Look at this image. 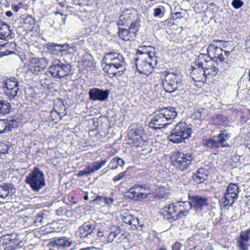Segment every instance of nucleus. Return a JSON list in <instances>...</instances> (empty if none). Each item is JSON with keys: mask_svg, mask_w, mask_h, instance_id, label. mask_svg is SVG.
Returning <instances> with one entry per match:
<instances>
[{"mask_svg": "<svg viewBox=\"0 0 250 250\" xmlns=\"http://www.w3.org/2000/svg\"><path fill=\"white\" fill-rule=\"evenodd\" d=\"M104 71L110 77L122 75L125 70V62L123 56L116 52L106 53L102 60Z\"/></svg>", "mask_w": 250, "mask_h": 250, "instance_id": "nucleus-1", "label": "nucleus"}, {"mask_svg": "<svg viewBox=\"0 0 250 250\" xmlns=\"http://www.w3.org/2000/svg\"><path fill=\"white\" fill-rule=\"evenodd\" d=\"M231 134L226 131H221L220 133L210 138H204L202 140V144L208 148L217 149L221 147H229Z\"/></svg>", "mask_w": 250, "mask_h": 250, "instance_id": "nucleus-2", "label": "nucleus"}, {"mask_svg": "<svg viewBox=\"0 0 250 250\" xmlns=\"http://www.w3.org/2000/svg\"><path fill=\"white\" fill-rule=\"evenodd\" d=\"M185 81L180 73H168L163 82L164 89L169 93L182 90Z\"/></svg>", "mask_w": 250, "mask_h": 250, "instance_id": "nucleus-3", "label": "nucleus"}, {"mask_svg": "<svg viewBox=\"0 0 250 250\" xmlns=\"http://www.w3.org/2000/svg\"><path fill=\"white\" fill-rule=\"evenodd\" d=\"M25 182L34 191H38L45 186L44 174L39 168L35 167L26 177Z\"/></svg>", "mask_w": 250, "mask_h": 250, "instance_id": "nucleus-4", "label": "nucleus"}, {"mask_svg": "<svg viewBox=\"0 0 250 250\" xmlns=\"http://www.w3.org/2000/svg\"><path fill=\"white\" fill-rule=\"evenodd\" d=\"M192 129L185 123H178L168 136V140L174 143H179L191 136Z\"/></svg>", "mask_w": 250, "mask_h": 250, "instance_id": "nucleus-5", "label": "nucleus"}, {"mask_svg": "<svg viewBox=\"0 0 250 250\" xmlns=\"http://www.w3.org/2000/svg\"><path fill=\"white\" fill-rule=\"evenodd\" d=\"M0 90H2L8 98L14 99L19 92V82L15 78L6 79L0 77Z\"/></svg>", "mask_w": 250, "mask_h": 250, "instance_id": "nucleus-6", "label": "nucleus"}, {"mask_svg": "<svg viewBox=\"0 0 250 250\" xmlns=\"http://www.w3.org/2000/svg\"><path fill=\"white\" fill-rule=\"evenodd\" d=\"M77 234L83 242L89 244H93L96 240L95 225L85 223L79 227Z\"/></svg>", "mask_w": 250, "mask_h": 250, "instance_id": "nucleus-7", "label": "nucleus"}, {"mask_svg": "<svg viewBox=\"0 0 250 250\" xmlns=\"http://www.w3.org/2000/svg\"><path fill=\"white\" fill-rule=\"evenodd\" d=\"M71 70V65L66 62H63L59 60H54L49 67V72L52 76L56 78H63L67 76Z\"/></svg>", "mask_w": 250, "mask_h": 250, "instance_id": "nucleus-8", "label": "nucleus"}, {"mask_svg": "<svg viewBox=\"0 0 250 250\" xmlns=\"http://www.w3.org/2000/svg\"><path fill=\"white\" fill-rule=\"evenodd\" d=\"M240 189L238 185L230 183L227 187L226 192L222 198V202L225 206L229 205L232 206L238 198Z\"/></svg>", "mask_w": 250, "mask_h": 250, "instance_id": "nucleus-9", "label": "nucleus"}, {"mask_svg": "<svg viewBox=\"0 0 250 250\" xmlns=\"http://www.w3.org/2000/svg\"><path fill=\"white\" fill-rule=\"evenodd\" d=\"M109 233L107 237V243H111L115 239L121 240L126 238L128 233L123 228L117 225H111L109 228Z\"/></svg>", "mask_w": 250, "mask_h": 250, "instance_id": "nucleus-10", "label": "nucleus"}, {"mask_svg": "<svg viewBox=\"0 0 250 250\" xmlns=\"http://www.w3.org/2000/svg\"><path fill=\"white\" fill-rule=\"evenodd\" d=\"M139 17L138 14L134 8L124 10L119 17L118 25L128 26L131 22Z\"/></svg>", "mask_w": 250, "mask_h": 250, "instance_id": "nucleus-11", "label": "nucleus"}, {"mask_svg": "<svg viewBox=\"0 0 250 250\" xmlns=\"http://www.w3.org/2000/svg\"><path fill=\"white\" fill-rule=\"evenodd\" d=\"M48 62L44 57H34L30 60L28 69L35 75L44 69L47 65Z\"/></svg>", "mask_w": 250, "mask_h": 250, "instance_id": "nucleus-12", "label": "nucleus"}, {"mask_svg": "<svg viewBox=\"0 0 250 250\" xmlns=\"http://www.w3.org/2000/svg\"><path fill=\"white\" fill-rule=\"evenodd\" d=\"M170 122L167 123V119L165 118L164 115L159 110L154 112L149 123V126L154 129H160L170 124Z\"/></svg>", "mask_w": 250, "mask_h": 250, "instance_id": "nucleus-13", "label": "nucleus"}, {"mask_svg": "<svg viewBox=\"0 0 250 250\" xmlns=\"http://www.w3.org/2000/svg\"><path fill=\"white\" fill-rule=\"evenodd\" d=\"M109 93V90L98 88H91L88 92L89 99L93 101H104L108 99Z\"/></svg>", "mask_w": 250, "mask_h": 250, "instance_id": "nucleus-14", "label": "nucleus"}, {"mask_svg": "<svg viewBox=\"0 0 250 250\" xmlns=\"http://www.w3.org/2000/svg\"><path fill=\"white\" fill-rule=\"evenodd\" d=\"M192 157L190 154H181L173 162V165L177 168L183 171L191 164Z\"/></svg>", "mask_w": 250, "mask_h": 250, "instance_id": "nucleus-15", "label": "nucleus"}, {"mask_svg": "<svg viewBox=\"0 0 250 250\" xmlns=\"http://www.w3.org/2000/svg\"><path fill=\"white\" fill-rule=\"evenodd\" d=\"M237 244L239 250H248L250 247V229L241 231L237 239Z\"/></svg>", "mask_w": 250, "mask_h": 250, "instance_id": "nucleus-16", "label": "nucleus"}, {"mask_svg": "<svg viewBox=\"0 0 250 250\" xmlns=\"http://www.w3.org/2000/svg\"><path fill=\"white\" fill-rule=\"evenodd\" d=\"M177 208V214L172 216L174 220H176L179 218L186 216L189 209L191 208V206L189 201L176 202Z\"/></svg>", "mask_w": 250, "mask_h": 250, "instance_id": "nucleus-17", "label": "nucleus"}, {"mask_svg": "<svg viewBox=\"0 0 250 250\" xmlns=\"http://www.w3.org/2000/svg\"><path fill=\"white\" fill-rule=\"evenodd\" d=\"M136 66L138 72L140 73L147 75L150 73L152 70V66H151L148 61L144 58H136L135 59Z\"/></svg>", "mask_w": 250, "mask_h": 250, "instance_id": "nucleus-18", "label": "nucleus"}, {"mask_svg": "<svg viewBox=\"0 0 250 250\" xmlns=\"http://www.w3.org/2000/svg\"><path fill=\"white\" fill-rule=\"evenodd\" d=\"M189 202L191 208H193L196 211H201L203 207L208 205L207 198L199 195L192 196Z\"/></svg>", "mask_w": 250, "mask_h": 250, "instance_id": "nucleus-19", "label": "nucleus"}, {"mask_svg": "<svg viewBox=\"0 0 250 250\" xmlns=\"http://www.w3.org/2000/svg\"><path fill=\"white\" fill-rule=\"evenodd\" d=\"M53 242L54 248L58 249H67L73 245V241L70 238L63 236L55 238Z\"/></svg>", "mask_w": 250, "mask_h": 250, "instance_id": "nucleus-20", "label": "nucleus"}, {"mask_svg": "<svg viewBox=\"0 0 250 250\" xmlns=\"http://www.w3.org/2000/svg\"><path fill=\"white\" fill-rule=\"evenodd\" d=\"M208 175V171L207 169L200 167L193 174V180L197 184L203 183L207 180Z\"/></svg>", "mask_w": 250, "mask_h": 250, "instance_id": "nucleus-21", "label": "nucleus"}, {"mask_svg": "<svg viewBox=\"0 0 250 250\" xmlns=\"http://www.w3.org/2000/svg\"><path fill=\"white\" fill-rule=\"evenodd\" d=\"M18 126L17 122L12 120L5 121L0 119V134L11 131Z\"/></svg>", "mask_w": 250, "mask_h": 250, "instance_id": "nucleus-22", "label": "nucleus"}, {"mask_svg": "<svg viewBox=\"0 0 250 250\" xmlns=\"http://www.w3.org/2000/svg\"><path fill=\"white\" fill-rule=\"evenodd\" d=\"M164 212L163 213L164 218L167 220H170L172 219L173 220L172 216L175 215V214H177V208L176 203H171L166 206L163 208Z\"/></svg>", "mask_w": 250, "mask_h": 250, "instance_id": "nucleus-23", "label": "nucleus"}, {"mask_svg": "<svg viewBox=\"0 0 250 250\" xmlns=\"http://www.w3.org/2000/svg\"><path fill=\"white\" fill-rule=\"evenodd\" d=\"M165 118L167 119V121L170 122L177 116V112L176 108L174 107L168 106L159 110Z\"/></svg>", "mask_w": 250, "mask_h": 250, "instance_id": "nucleus-24", "label": "nucleus"}, {"mask_svg": "<svg viewBox=\"0 0 250 250\" xmlns=\"http://www.w3.org/2000/svg\"><path fill=\"white\" fill-rule=\"evenodd\" d=\"M9 244L7 248L8 250H15L20 246L21 241L20 238V235L17 233H10Z\"/></svg>", "mask_w": 250, "mask_h": 250, "instance_id": "nucleus-25", "label": "nucleus"}, {"mask_svg": "<svg viewBox=\"0 0 250 250\" xmlns=\"http://www.w3.org/2000/svg\"><path fill=\"white\" fill-rule=\"evenodd\" d=\"M139 192L140 191L137 188V184H136L130 188L127 191L125 192V196L135 201L140 200L142 198L140 196L141 194Z\"/></svg>", "mask_w": 250, "mask_h": 250, "instance_id": "nucleus-26", "label": "nucleus"}, {"mask_svg": "<svg viewBox=\"0 0 250 250\" xmlns=\"http://www.w3.org/2000/svg\"><path fill=\"white\" fill-rule=\"evenodd\" d=\"M139 53L145 55V58L146 59L147 62L148 61L150 65L152 66V69L156 66L157 63V60L154 53L151 51L143 53L141 50H138L137 54Z\"/></svg>", "mask_w": 250, "mask_h": 250, "instance_id": "nucleus-27", "label": "nucleus"}, {"mask_svg": "<svg viewBox=\"0 0 250 250\" xmlns=\"http://www.w3.org/2000/svg\"><path fill=\"white\" fill-rule=\"evenodd\" d=\"M118 34L121 39L125 41L133 40L135 37L129 29L124 28H119Z\"/></svg>", "mask_w": 250, "mask_h": 250, "instance_id": "nucleus-28", "label": "nucleus"}, {"mask_svg": "<svg viewBox=\"0 0 250 250\" xmlns=\"http://www.w3.org/2000/svg\"><path fill=\"white\" fill-rule=\"evenodd\" d=\"M197 67H192V75L195 76L196 78H201L202 76L206 75V71L204 68V63L202 62H198Z\"/></svg>", "mask_w": 250, "mask_h": 250, "instance_id": "nucleus-29", "label": "nucleus"}, {"mask_svg": "<svg viewBox=\"0 0 250 250\" xmlns=\"http://www.w3.org/2000/svg\"><path fill=\"white\" fill-rule=\"evenodd\" d=\"M46 213L42 212L35 217L34 224L36 226L47 224Z\"/></svg>", "mask_w": 250, "mask_h": 250, "instance_id": "nucleus-30", "label": "nucleus"}, {"mask_svg": "<svg viewBox=\"0 0 250 250\" xmlns=\"http://www.w3.org/2000/svg\"><path fill=\"white\" fill-rule=\"evenodd\" d=\"M138 189L140 191V196L142 199L146 198L150 194L151 190L148 184L137 185Z\"/></svg>", "mask_w": 250, "mask_h": 250, "instance_id": "nucleus-31", "label": "nucleus"}, {"mask_svg": "<svg viewBox=\"0 0 250 250\" xmlns=\"http://www.w3.org/2000/svg\"><path fill=\"white\" fill-rule=\"evenodd\" d=\"M11 110V105L9 102L3 100H0V115L8 114Z\"/></svg>", "mask_w": 250, "mask_h": 250, "instance_id": "nucleus-32", "label": "nucleus"}, {"mask_svg": "<svg viewBox=\"0 0 250 250\" xmlns=\"http://www.w3.org/2000/svg\"><path fill=\"white\" fill-rule=\"evenodd\" d=\"M10 187V185L5 184L0 186V198H5L8 196L10 193V190L11 192L12 190Z\"/></svg>", "mask_w": 250, "mask_h": 250, "instance_id": "nucleus-33", "label": "nucleus"}, {"mask_svg": "<svg viewBox=\"0 0 250 250\" xmlns=\"http://www.w3.org/2000/svg\"><path fill=\"white\" fill-rule=\"evenodd\" d=\"M140 19L139 16L137 18L135 19L134 21H132L130 23L129 30L131 32L135 35V34L138 31V28L140 26Z\"/></svg>", "mask_w": 250, "mask_h": 250, "instance_id": "nucleus-34", "label": "nucleus"}, {"mask_svg": "<svg viewBox=\"0 0 250 250\" xmlns=\"http://www.w3.org/2000/svg\"><path fill=\"white\" fill-rule=\"evenodd\" d=\"M215 62H214L212 64H210V67H205V68L206 69V72L209 69H211L210 71H208L207 72L208 75H210L211 76H215L218 71H219L218 67L215 66Z\"/></svg>", "mask_w": 250, "mask_h": 250, "instance_id": "nucleus-35", "label": "nucleus"}, {"mask_svg": "<svg viewBox=\"0 0 250 250\" xmlns=\"http://www.w3.org/2000/svg\"><path fill=\"white\" fill-rule=\"evenodd\" d=\"M199 60L198 62H199L200 60H204L206 64L205 67H210V65H208V63H209L210 64H212V63L214 62L213 61V57L211 56L209 57V55L207 56L205 54H200L199 56Z\"/></svg>", "mask_w": 250, "mask_h": 250, "instance_id": "nucleus-36", "label": "nucleus"}, {"mask_svg": "<svg viewBox=\"0 0 250 250\" xmlns=\"http://www.w3.org/2000/svg\"><path fill=\"white\" fill-rule=\"evenodd\" d=\"M217 66L218 67L219 71L223 72L229 68V65L226 61L215 62Z\"/></svg>", "mask_w": 250, "mask_h": 250, "instance_id": "nucleus-37", "label": "nucleus"}, {"mask_svg": "<svg viewBox=\"0 0 250 250\" xmlns=\"http://www.w3.org/2000/svg\"><path fill=\"white\" fill-rule=\"evenodd\" d=\"M165 9L163 6H160L154 9L153 16L155 17L162 18L164 16Z\"/></svg>", "mask_w": 250, "mask_h": 250, "instance_id": "nucleus-38", "label": "nucleus"}, {"mask_svg": "<svg viewBox=\"0 0 250 250\" xmlns=\"http://www.w3.org/2000/svg\"><path fill=\"white\" fill-rule=\"evenodd\" d=\"M168 192L167 191V189H166L164 187H159L156 190V196L163 198L165 197Z\"/></svg>", "mask_w": 250, "mask_h": 250, "instance_id": "nucleus-39", "label": "nucleus"}, {"mask_svg": "<svg viewBox=\"0 0 250 250\" xmlns=\"http://www.w3.org/2000/svg\"><path fill=\"white\" fill-rule=\"evenodd\" d=\"M10 234L2 235L0 237V243L2 245H8L9 244Z\"/></svg>", "mask_w": 250, "mask_h": 250, "instance_id": "nucleus-40", "label": "nucleus"}, {"mask_svg": "<svg viewBox=\"0 0 250 250\" xmlns=\"http://www.w3.org/2000/svg\"><path fill=\"white\" fill-rule=\"evenodd\" d=\"M244 4V3L241 0H233L231 2V5L235 9L240 8Z\"/></svg>", "mask_w": 250, "mask_h": 250, "instance_id": "nucleus-41", "label": "nucleus"}, {"mask_svg": "<svg viewBox=\"0 0 250 250\" xmlns=\"http://www.w3.org/2000/svg\"><path fill=\"white\" fill-rule=\"evenodd\" d=\"M54 47H58L59 48V50L61 52L63 51H67L70 48L68 44H58L55 43L53 45Z\"/></svg>", "mask_w": 250, "mask_h": 250, "instance_id": "nucleus-42", "label": "nucleus"}, {"mask_svg": "<svg viewBox=\"0 0 250 250\" xmlns=\"http://www.w3.org/2000/svg\"><path fill=\"white\" fill-rule=\"evenodd\" d=\"M24 23L29 25L28 26V28H33L35 24V20L31 16H28L24 19Z\"/></svg>", "mask_w": 250, "mask_h": 250, "instance_id": "nucleus-43", "label": "nucleus"}, {"mask_svg": "<svg viewBox=\"0 0 250 250\" xmlns=\"http://www.w3.org/2000/svg\"><path fill=\"white\" fill-rule=\"evenodd\" d=\"M214 43H210L207 48V53L209 57H210V56H212L217 47L215 46Z\"/></svg>", "mask_w": 250, "mask_h": 250, "instance_id": "nucleus-44", "label": "nucleus"}, {"mask_svg": "<svg viewBox=\"0 0 250 250\" xmlns=\"http://www.w3.org/2000/svg\"><path fill=\"white\" fill-rule=\"evenodd\" d=\"M92 173L90 170V166L86 167L83 170L80 171L77 175L79 177L83 176L85 175H89Z\"/></svg>", "mask_w": 250, "mask_h": 250, "instance_id": "nucleus-45", "label": "nucleus"}, {"mask_svg": "<svg viewBox=\"0 0 250 250\" xmlns=\"http://www.w3.org/2000/svg\"><path fill=\"white\" fill-rule=\"evenodd\" d=\"M130 225H132L136 228H137L139 227H142L143 224H140L138 219L132 215V218Z\"/></svg>", "mask_w": 250, "mask_h": 250, "instance_id": "nucleus-46", "label": "nucleus"}, {"mask_svg": "<svg viewBox=\"0 0 250 250\" xmlns=\"http://www.w3.org/2000/svg\"><path fill=\"white\" fill-rule=\"evenodd\" d=\"M7 150V146L3 143H0V157H1V155H4Z\"/></svg>", "mask_w": 250, "mask_h": 250, "instance_id": "nucleus-47", "label": "nucleus"}, {"mask_svg": "<svg viewBox=\"0 0 250 250\" xmlns=\"http://www.w3.org/2000/svg\"><path fill=\"white\" fill-rule=\"evenodd\" d=\"M108 167L112 169H115L117 168L116 157H114L110 162Z\"/></svg>", "mask_w": 250, "mask_h": 250, "instance_id": "nucleus-48", "label": "nucleus"}, {"mask_svg": "<svg viewBox=\"0 0 250 250\" xmlns=\"http://www.w3.org/2000/svg\"><path fill=\"white\" fill-rule=\"evenodd\" d=\"M125 175H126V171H124V172H121L118 175L115 176L113 178V180L115 182L118 181L124 178Z\"/></svg>", "mask_w": 250, "mask_h": 250, "instance_id": "nucleus-49", "label": "nucleus"}, {"mask_svg": "<svg viewBox=\"0 0 250 250\" xmlns=\"http://www.w3.org/2000/svg\"><path fill=\"white\" fill-rule=\"evenodd\" d=\"M132 218V215L130 214L124 216L122 217V219L124 222L129 225H130Z\"/></svg>", "mask_w": 250, "mask_h": 250, "instance_id": "nucleus-50", "label": "nucleus"}, {"mask_svg": "<svg viewBox=\"0 0 250 250\" xmlns=\"http://www.w3.org/2000/svg\"><path fill=\"white\" fill-rule=\"evenodd\" d=\"M104 197H103L100 196H97L96 197L95 199L90 201V202L91 203H93L95 202H98L99 204H100V203H104Z\"/></svg>", "mask_w": 250, "mask_h": 250, "instance_id": "nucleus-51", "label": "nucleus"}, {"mask_svg": "<svg viewBox=\"0 0 250 250\" xmlns=\"http://www.w3.org/2000/svg\"><path fill=\"white\" fill-rule=\"evenodd\" d=\"M101 168L100 165L97 163L93 164L90 167V170L92 173H94L95 171L99 170Z\"/></svg>", "mask_w": 250, "mask_h": 250, "instance_id": "nucleus-52", "label": "nucleus"}, {"mask_svg": "<svg viewBox=\"0 0 250 250\" xmlns=\"http://www.w3.org/2000/svg\"><path fill=\"white\" fill-rule=\"evenodd\" d=\"M183 17L182 12H178L172 14V18L173 20H177L179 18H181Z\"/></svg>", "mask_w": 250, "mask_h": 250, "instance_id": "nucleus-53", "label": "nucleus"}, {"mask_svg": "<svg viewBox=\"0 0 250 250\" xmlns=\"http://www.w3.org/2000/svg\"><path fill=\"white\" fill-rule=\"evenodd\" d=\"M182 247V244L178 242H175L172 246V250H180L181 248Z\"/></svg>", "mask_w": 250, "mask_h": 250, "instance_id": "nucleus-54", "label": "nucleus"}, {"mask_svg": "<svg viewBox=\"0 0 250 250\" xmlns=\"http://www.w3.org/2000/svg\"><path fill=\"white\" fill-rule=\"evenodd\" d=\"M223 52V50L221 48H219L217 47L216 50L215 51L214 53L212 55L213 58H216L221 53Z\"/></svg>", "mask_w": 250, "mask_h": 250, "instance_id": "nucleus-55", "label": "nucleus"}, {"mask_svg": "<svg viewBox=\"0 0 250 250\" xmlns=\"http://www.w3.org/2000/svg\"><path fill=\"white\" fill-rule=\"evenodd\" d=\"M113 202V199L112 198L104 197V203L107 205H111L112 204Z\"/></svg>", "mask_w": 250, "mask_h": 250, "instance_id": "nucleus-56", "label": "nucleus"}, {"mask_svg": "<svg viewBox=\"0 0 250 250\" xmlns=\"http://www.w3.org/2000/svg\"><path fill=\"white\" fill-rule=\"evenodd\" d=\"M116 157V162H117V165L119 166H123L125 164V162L124 160H123L122 159L118 157Z\"/></svg>", "mask_w": 250, "mask_h": 250, "instance_id": "nucleus-57", "label": "nucleus"}, {"mask_svg": "<svg viewBox=\"0 0 250 250\" xmlns=\"http://www.w3.org/2000/svg\"><path fill=\"white\" fill-rule=\"evenodd\" d=\"M223 42V47H224V48H226V47L227 46V44L228 42H224L222 40H214L213 41H212V43H217V42Z\"/></svg>", "mask_w": 250, "mask_h": 250, "instance_id": "nucleus-58", "label": "nucleus"}, {"mask_svg": "<svg viewBox=\"0 0 250 250\" xmlns=\"http://www.w3.org/2000/svg\"><path fill=\"white\" fill-rule=\"evenodd\" d=\"M97 235L99 237H102L104 236V232L101 230H98L97 232H95V236Z\"/></svg>", "mask_w": 250, "mask_h": 250, "instance_id": "nucleus-59", "label": "nucleus"}, {"mask_svg": "<svg viewBox=\"0 0 250 250\" xmlns=\"http://www.w3.org/2000/svg\"><path fill=\"white\" fill-rule=\"evenodd\" d=\"M12 9L13 10V11L17 12L20 9V7L18 5H12Z\"/></svg>", "mask_w": 250, "mask_h": 250, "instance_id": "nucleus-60", "label": "nucleus"}, {"mask_svg": "<svg viewBox=\"0 0 250 250\" xmlns=\"http://www.w3.org/2000/svg\"><path fill=\"white\" fill-rule=\"evenodd\" d=\"M190 250H202V248L200 245H196L192 248Z\"/></svg>", "mask_w": 250, "mask_h": 250, "instance_id": "nucleus-61", "label": "nucleus"}, {"mask_svg": "<svg viewBox=\"0 0 250 250\" xmlns=\"http://www.w3.org/2000/svg\"><path fill=\"white\" fill-rule=\"evenodd\" d=\"M106 162H107L106 160H103L101 161L100 162H97V163L99 164V165H100V167H101L103 166H104V165H105V164H106Z\"/></svg>", "mask_w": 250, "mask_h": 250, "instance_id": "nucleus-62", "label": "nucleus"}, {"mask_svg": "<svg viewBox=\"0 0 250 250\" xmlns=\"http://www.w3.org/2000/svg\"><path fill=\"white\" fill-rule=\"evenodd\" d=\"M216 58H218L219 60V61H224V59L223 58V56L222 53H221Z\"/></svg>", "mask_w": 250, "mask_h": 250, "instance_id": "nucleus-63", "label": "nucleus"}, {"mask_svg": "<svg viewBox=\"0 0 250 250\" xmlns=\"http://www.w3.org/2000/svg\"><path fill=\"white\" fill-rule=\"evenodd\" d=\"M13 15L12 12L10 11H8L5 12V15L7 17H11Z\"/></svg>", "mask_w": 250, "mask_h": 250, "instance_id": "nucleus-64", "label": "nucleus"}]
</instances>
